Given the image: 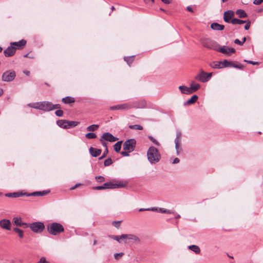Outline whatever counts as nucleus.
Here are the masks:
<instances>
[{
  "label": "nucleus",
  "mask_w": 263,
  "mask_h": 263,
  "mask_svg": "<svg viewBox=\"0 0 263 263\" xmlns=\"http://www.w3.org/2000/svg\"><path fill=\"white\" fill-rule=\"evenodd\" d=\"M147 159L151 163H156L159 161L161 156L158 149L154 146L149 148L147 153Z\"/></svg>",
  "instance_id": "obj_1"
},
{
  "label": "nucleus",
  "mask_w": 263,
  "mask_h": 263,
  "mask_svg": "<svg viewBox=\"0 0 263 263\" xmlns=\"http://www.w3.org/2000/svg\"><path fill=\"white\" fill-rule=\"evenodd\" d=\"M28 106L30 107L42 110L44 111H49L52 110L51 102L48 101L38 102L35 103H29Z\"/></svg>",
  "instance_id": "obj_2"
},
{
  "label": "nucleus",
  "mask_w": 263,
  "mask_h": 263,
  "mask_svg": "<svg viewBox=\"0 0 263 263\" xmlns=\"http://www.w3.org/2000/svg\"><path fill=\"white\" fill-rule=\"evenodd\" d=\"M48 233L53 235H57L64 231L63 226L60 223L52 222L47 226Z\"/></svg>",
  "instance_id": "obj_3"
},
{
  "label": "nucleus",
  "mask_w": 263,
  "mask_h": 263,
  "mask_svg": "<svg viewBox=\"0 0 263 263\" xmlns=\"http://www.w3.org/2000/svg\"><path fill=\"white\" fill-rule=\"evenodd\" d=\"M139 105L137 102H130L123 104H118L115 106L110 107V109L114 110H127L134 108H138Z\"/></svg>",
  "instance_id": "obj_4"
},
{
  "label": "nucleus",
  "mask_w": 263,
  "mask_h": 263,
  "mask_svg": "<svg viewBox=\"0 0 263 263\" xmlns=\"http://www.w3.org/2000/svg\"><path fill=\"white\" fill-rule=\"evenodd\" d=\"M127 184V183L126 181L115 180L105 183L104 186H106L107 189H114L124 187Z\"/></svg>",
  "instance_id": "obj_5"
},
{
  "label": "nucleus",
  "mask_w": 263,
  "mask_h": 263,
  "mask_svg": "<svg viewBox=\"0 0 263 263\" xmlns=\"http://www.w3.org/2000/svg\"><path fill=\"white\" fill-rule=\"evenodd\" d=\"M202 45L205 48L216 51L219 44L215 41L210 39H202L201 40Z\"/></svg>",
  "instance_id": "obj_6"
},
{
  "label": "nucleus",
  "mask_w": 263,
  "mask_h": 263,
  "mask_svg": "<svg viewBox=\"0 0 263 263\" xmlns=\"http://www.w3.org/2000/svg\"><path fill=\"white\" fill-rule=\"evenodd\" d=\"M29 228L33 232L40 233L45 229V225L42 222L37 221L29 224Z\"/></svg>",
  "instance_id": "obj_7"
},
{
  "label": "nucleus",
  "mask_w": 263,
  "mask_h": 263,
  "mask_svg": "<svg viewBox=\"0 0 263 263\" xmlns=\"http://www.w3.org/2000/svg\"><path fill=\"white\" fill-rule=\"evenodd\" d=\"M212 76V73H207L201 70L200 73L195 77L194 79L202 83H205L210 80Z\"/></svg>",
  "instance_id": "obj_8"
},
{
  "label": "nucleus",
  "mask_w": 263,
  "mask_h": 263,
  "mask_svg": "<svg viewBox=\"0 0 263 263\" xmlns=\"http://www.w3.org/2000/svg\"><path fill=\"white\" fill-rule=\"evenodd\" d=\"M136 145V141L134 139H130L126 140L123 144V149L124 151L132 152L134 151Z\"/></svg>",
  "instance_id": "obj_9"
},
{
  "label": "nucleus",
  "mask_w": 263,
  "mask_h": 263,
  "mask_svg": "<svg viewBox=\"0 0 263 263\" xmlns=\"http://www.w3.org/2000/svg\"><path fill=\"white\" fill-rule=\"evenodd\" d=\"M122 242L125 243H129L139 241V238L133 234H122Z\"/></svg>",
  "instance_id": "obj_10"
},
{
  "label": "nucleus",
  "mask_w": 263,
  "mask_h": 263,
  "mask_svg": "<svg viewBox=\"0 0 263 263\" xmlns=\"http://www.w3.org/2000/svg\"><path fill=\"white\" fill-rule=\"evenodd\" d=\"M16 77V73L13 70H8L4 72L2 76V80L4 82H11Z\"/></svg>",
  "instance_id": "obj_11"
},
{
  "label": "nucleus",
  "mask_w": 263,
  "mask_h": 263,
  "mask_svg": "<svg viewBox=\"0 0 263 263\" xmlns=\"http://www.w3.org/2000/svg\"><path fill=\"white\" fill-rule=\"evenodd\" d=\"M181 132L179 130H178L177 132V134H176V138L175 140V148H176L177 155H178L182 150L181 147Z\"/></svg>",
  "instance_id": "obj_12"
},
{
  "label": "nucleus",
  "mask_w": 263,
  "mask_h": 263,
  "mask_svg": "<svg viewBox=\"0 0 263 263\" xmlns=\"http://www.w3.org/2000/svg\"><path fill=\"white\" fill-rule=\"evenodd\" d=\"M217 51H219L223 54L230 55L231 54L235 52V49L233 48H228L225 46L221 47L219 45L218 46V49L216 50Z\"/></svg>",
  "instance_id": "obj_13"
},
{
  "label": "nucleus",
  "mask_w": 263,
  "mask_h": 263,
  "mask_svg": "<svg viewBox=\"0 0 263 263\" xmlns=\"http://www.w3.org/2000/svg\"><path fill=\"white\" fill-rule=\"evenodd\" d=\"M234 67L238 69H242V66L241 65H238L232 61H229L227 60H224L222 61V67Z\"/></svg>",
  "instance_id": "obj_14"
},
{
  "label": "nucleus",
  "mask_w": 263,
  "mask_h": 263,
  "mask_svg": "<svg viewBox=\"0 0 263 263\" xmlns=\"http://www.w3.org/2000/svg\"><path fill=\"white\" fill-rule=\"evenodd\" d=\"M0 227L5 230L10 231L11 229V222L9 219H3L0 220Z\"/></svg>",
  "instance_id": "obj_15"
},
{
  "label": "nucleus",
  "mask_w": 263,
  "mask_h": 263,
  "mask_svg": "<svg viewBox=\"0 0 263 263\" xmlns=\"http://www.w3.org/2000/svg\"><path fill=\"white\" fill-rule=\"evenodd\" d=\"M101 137L104 139L105 141L110 142H114L118 140V138L115 137L111 134L108 132L104 133Z\"/></svg>",
  "instance_id": "obj_16"
},
{
  "label": "nucleus",
  "mask_w": 263,
  "mask_h": 263,
  "mask_svg": "<svg viewBox=\"0 0 263 263\" xmlns=\"http://www.w3.org/2000/svg\"><path fill=\"white\" fill-rule=\"evenodd\" d=\"M16 48L10 44L6 50H4V53L6 57L13 56L16 52Z\"/></svg>",
  "instance_id": "obj_17"
},
{
  "label": "nucleus",
  "mask_w": 263,
  "mask_h": 263,
  "mask_svg": "<svg viewBox=\"0 0 263 263\" xmlns=\"http://www.w3.org/2000/svg\"><path fill=\"white\" fill-rule=\"evenodd\" d=\"M234 15V13L232 10H228L224 12L223 14V20L227 23H230L232 21V17Z\"/></svg>",
  "instance_id": "obj_18"
},
{
  "label": "nucleus",
  "mask_w": 263,
  "mask_h": 263,
  "mask_svg": "<svg viewBox=\"0 0 263 263\" xmlns=\"http://www.w3.org/2000/svg\"><path fill=\"white\" fill-rule=\"evenodd\" d=\"M89 150L91 156L95 157L99 156L101 153V149L95 148L92 147H90Z\"/></svg>",
  "instance_id": "obj_19"
},
{
  "label": "nucleus",
  "mask_w": 263,
  "mask_h": 263,
  "mask_svg": "<svg viewBox=\"0 0 263 263\" xmlns=\"http://www.w3.org/2000/svg\"><path fill=\"white\" fill-rule=\"evenodd\" d=\"M26 44V41L25 40H22L18 42L11 43V45L14 46L17 48H20Z\"/></svg>",
  "instance_id": "obj_20"
},
{
  "label": "nucleus",
  "mask_w": 263,
  "mask_h": 263,
  "mask_svg": "<svg viewBox=\"0 0 263 263\" xmlns=\"http://www.w3.org/2000/svg\"><path fill=\"white\" fill-rule=\"evenodd\" d=\"M22 218L20 216H15L12 218V223L16 227H20L22 222Z\"/></svg>",
  "instance_id": "obj_21"
},
{
  "label": "nucleus",
  "mask_w": 263,
  "mask_h": 263,
  "mask_svg": "<svg viewBox=\"0 0 263 263\" xmlns=\"http://www.w3.org/2000/svg\"><path fill=\"white\" fill-rule=\"evenodd\" d=\"M211 28L215 30H222L224 26V25L219 24L217 23H213L211 25Z\"/></svg>",
  "instance_id": "obj_22"
},
{
  "label": "nucleus",
  "mask_w": 263,
  "mask_h": 263,
  "mask_svg": "<svg viewBox=\"0 0 263 263\" xmlns=\"http://www.w3.org/2000/svg\"><path fill=\"white\" fill-rule=\"evenodd\" d=\"M67 120H59L57 121V125L60 127L64 129H68Z\"/></svg>",
  "instance_id": "obj_23"
},
{
  "label": "nucleus",
  "mask_w": 263,
  "mask_h": 263,
  "mask_svg": "<svg viewBox=\"0 0 263 263\" xmlns=\"http://www.w3.org/2000/svg\"><path fill=\"white\" fill-rule=\"evenodd\" d=\"M198 99V96L196 95L193 96L190 99L184 103V105H189L195 103Z\"/></svg>",
  "instance_id": "obj_24"
},
{
  "label": "nucleus",
  "mask_w": 263,
  "mask_h": 263,
  "mask_svg": "<svg viewBox=\"0 0 263 263\" xmlns=\"http://www.w3.org/2000/svg\"><path fill=\"white\" fill-rule=\"evenodd\" d=\"M200 87V85L197 83H195L194 82H192L191 83L190 89L191 91V93L194 92H195L198 89H199Z\"/></svg>",
  "instance_id": "obj_25"
},
{
  "label": "nucleus",
  "mask_w": 263,
  "mask_h": 263,
  "mask_svg": "<svg viewBox=\"0 0 263 263\" xmlns=\"http://www.w3.org/2000/svg\"><path fill=\"white\" fill-rule=\"evenodd\" d=\"M210 66L212 68L219 69L222 68V61H215L210 64Z\"/></svg>",
  "instance_id": "obj_26"
},
{
  "label": "nucleus",
  "mask_w": 263,
  "mask_h": 263,
  "mask_svg": "<svg viewBox=\"0 0 263 263\" xmlns=\"http://www.w3.org/2000/svg\"><path fill=\"white\" fill-rule=\"evenodd\" d=\"M179 90L183 94L190 95L191 94V91L190 90V87H187L185 86H180L179 87Z\"/></svg>",
  "instance_id": "obj_27"
},
{
  "label": "nucleus",
  "mask_w": 263,
  "mask_h": 263,
  "mask_svg": "<svg viewBox=\"0 0 263 263\" xmlns=\"http://www.w3.org/2000/svg\"><path fill=\"white\" fill-rule=\"evenodd\" d=\"M236 14L240 17V18H246L247 17L248 15L246 12L242 9H238L236 11Z\"/></svg>",
  "instance_id": "obj_28"
},
{
  "label": "nucleus",
  "mask_w": 263,
  "mask_h": 263,
  "mask_svg": "<svg viewBox=\"0 0 263 263\" xmlns=\"http://www.w3.org/2000/svg\"><path fill=\"white\" fill-rule=\"evenodd\" d=\"M188 248L196 254H199L200 252V249L198 246L194 245L189 246Z\"/></svg>",
  "instance_id": "obj_29"
},
{
  "label": "nucleus",
  "mask_w": 263,
  "mask_h": 263,
  "mask_svg": "<svg viewBox=\"0 0 263 263\" xmlns=\"http://www.w3.org/2000/svg\"><path fill=\"white\" fill-rule=\"evenodd\" d=\"M75 100L71 97H66L62 99V102L65 104H69L74 102Z\"/></svg>",
  "instance_id": "obj_30"
},
{
  "label": "nucleus",
  "mask_w": 263,
  "mask_h": 263,
  "mask_svg": "<svg viewBox=\"0 0 263 263\" xmlns=\"http://www.w3.org/2000/svg\"><path fill=\"white\" fill-rule=\"evenodd\" d=\"M49 192L43 191H39V192H34L32 193L30 195L34 196H43L46 195H47Z\"/></svg>",
  "instance_id": "obj_31"
},
{
  "label": "nucleus",
  "mask_w": 263,
  "mask_h": 263,
  "mask_svg": "<svg viewBox=\"0 0 263 263\" xmlns=\"http://www.w3.org/2000/svg\"><path fill=\"white\" fill-rule=\"evenodd\" d=\"M13 231L18 234L20 238H23L24 237V232L21 229L17 227H15L13 229Z\"/></svg>",
  "instance_id": "obj_32"
},
{
  "label": "nucleus",
  "mask_w": 263,
  "mask_h": 263,
  "mask_svg": "<svg viewBox=\"0 0 263 263\" xmlns=\"http://www.w3.org/2000/svg\"><path fill=\"white\" fill-rule=\"evenodd\" d=\"M108 237L116 240L120 243L122 242V238L121 237V235H108Z\"/></svg>",
  "instance_id": "obj_33"
},
{
  "label": "nucleus",
  "mask_w": 263,
  "mask_h": 263,
  "mask_svg": "<svg viewBox=\"0 0 263 263\" xmlns=\"http://www.w3.org/2000/svg\"><path fill=\"white\" fill-rule=\"evenodd\" d=\"M122 141H118L114 145V150L118 153L120 152V149H121V145H122Z\"/></svg>",
  "instance_id": "obj_34"
},
{
  "label": "nucleus",
  "mask_w": 263,
  "mask_h": 263,
  "mask_svg": "<svg viewBox=\"0 0 263 263\" xmlns=\"http://www.w3.org/2000/svg\"><path fill=\"white\" fill-rule=\"evenodd\" d=\"M98 128H99V125H96V124H92V125H91L87 127L86 130L87 131L92 132H94V131L96 130L97 129H98Z\"/></svg>",
  "instance_id": "obj_35"
},
{
  "label": "nucleus",
  "mask_w": 263,
  "mask_h": 263,
  "mask_svg": "<svg viewBox=\"0 0 263 263\" xmlns=\"http://www.w3.org/2000/svg\"><path fill=\"white\" fill-rule=\"evenodd\" d=\"M246 22L247 21H243L237 18H233L231 22V23L233 25L242 24L243 23H246Z\"/></svg>",
  "instance_id": "obj_36"
},
{
  "label": "nucleus",
  "mask_w": 263,
  "mask_h": 263,
  "mask_svg": "<svg viewBox=\"0 0 263 263\" xmlns=\"http://www.w3.org/2000/svg\"><path fill=\"white\" fill-rule=\"evenodd\" d=\"M67 124L68 125V128H70L72 127H75L77 126L79 124L78 122L77 121H69L67 120Z\"/></svg>",
  "instance_id": "obj_37"
},
{
  "label": "nucleus",
  "mask_w": 263,
  "mask_h": 263,
  "mask_svg": "<svg viewBox=\"0 0 263 263\" xmlns=\"http://www.w3.org/2000/svg\"><path fill=\"white\" fill-rule=\"evenodd\" d=\"M23 194L20 193H9L6 194V196L9 197L16 198L18 197L22 196Z\"/></svg>",
  "instance_id": "obj_38"
},
{
  "label": "nucleus",
  "mask_w": 263,
  "mask_h": 263,
  "mask_svg": "<svg viewBox=\"0 0 263 263\" xmlns=\"http://www.w3.org/2000/svg\"><path fill=\"white\" fill-rule=\"evenodd\" d=\"M129 128L130 129H135V130H142L143 129V127L142 126H141L140 125H138V124L129 125Z\"/></svg>",
  "instance_id": "obj_39"
},
{
  "label": "nucleus",
  "mask_w": 263,
  "mask_h": 263,
  "mask_svg": "<svg viewBox=\"0 0 263 263\" xmlns=\"http://www.w3.org/2000/svg\"><path fill=\"white\" fill-rule=\"evenodd\" d=\"M85 137L88 139H92L97 138V135L94 133H89L86 134Z\"/></svg>",
  "instance_id": "obj_40"
},
{
  "label": "nucleus",
  "mask_w": 263,
  "mask_h": 263,
  "mask_svg": "<svg viewBox=\"0 0 263 263\" xmlns=\"http://www.w3.org/2000/svg\"><path fill=\"white\" fill-rule=\"evenodd\" d=\"M158 212L162 213H167V214H174V212L171 210L165 209L163 208H159Z\"/></svg>",
  "instance_id": "obj_41"
},
{
  "label": "nucleus",
  "mask_w": 263,
  "mask_h": 263,
  "mask_svg": "<svg viewBox=\"0 0 263 263\" xmlns=\"http://www.w3.org/2000/svg\"><path fill=\"white\" fill-rule=\"evenodd\" d=\"M134 56L125 57L124 60L127 62L128 65L130 66L134 59Z\"/></svg>",
  "instance_id": "obj_42"
},
{
  "label": "nucleus",
  "mask_w": 263,
  "mask_h": 263,
  "mask_svg": "<svg viewBox=\"0 0 263 263\" xmlns=\"http://www.w3.org/2000/svg\"><path fill=\"white\" fill-rule=\"evenodd\" d=\"M124 255V253H123V252H120V253H115L114 255V258L116 260H119L120 259H121L123 256Z\"/></svg>",
  "instance_id": "obj_43"
},
{
  "label": "nucleus",
  "mask_w": 263,
  "mask_h": 263,
  "mask_svg": "<svg viewBox=\"0 0 263 263\" xmlns=\"http://www.w3.org/2000/svg\"><path fill=\"white\" fill-rule=\"evenodd\" d=\"M104 141H105L104 139H103L102 137H101V138L100 139V141L101 143L103 146L105 148L106 154H107L108 153L107 145V143Z\"/></svg>",
  "instance_id": "obj_44"
},
{
  "label": "nucleus",
  "mask_w": 263,
  "mask_h": 263,
  "mask_svg": "<svg viewBox=\"0 0 263 263\" xmlns=\"http://www.w3.org/2000/svg\"><path fill=\"white\" fill-rule=\"evenodd\" d=\"M148 139L156 145L159 146V143L158 141L151 136H148Z\"/></svg>",
  "instance_id": "obj_45"
},
{
  "label": "nucleus",
  "mask_w": 263,
  "mask_h": 263,
  "mask_svg": "<svg viewBox=\"0 0 263 263\" xmlns=\"http://www.w3.org/2000/svg\"><path fill=\"white\" fill-rule=\"evenodd\" d=\"M112 163L111 158H108L104 161V164L105 166H109Z\"/></svg>",
  "instance_id": "obj_46"
},
{
  "label": "nucleus",
  "mask_w": 263,
  "mask_h": 263,
  "mask_svg": "<svg viewBox=\"0 0 263 263\" xmlns=\"http://www.w3.org/2000/svg\"><path fill=\"white\" fill-rule=\"evenodd\" d=\"M93 189L95 190H102L104 189H107L106 186H104V183L103 185L97 186L93 187Z\"/></svg>",
  "instance_id": "obj_47"
},
{
  "label": "nucleus",
  "mask_w": 263,
  "mask_h": 263,
  "mask_svg": "<svg viewBox=\"0 0 263 263\" xmlns=\"http://www.w3.org/2000/svg\"><path fill=\"white\" fill-rule=\"evenodd\" d=\"M55 114L58 117H62L63 115V111L61 109H59L55 112Z\"/></svg>",
  "instance_id": "obj_48"
},
{
  "label": "nucleus",
  "mask_w": 263,
  "mask_h": 263,
  "mask_svg": "<svg viewBox=\"0 0 263 263\" xmlns=\"http://www.w3.org/2000/svg\"><path fill=\"white\" fill-rule=\"evenodd\" d=\"M96 179L99 182H102L105 180V178L102 176H96Z\"/></svg>",
  "instance_id": "obj_49"
},
{
  "label": "nucleus",
  "mask_w": 263,
  "mask_h": 263,
  "mask_svg": "<svg viewBox=\"0 0 263 263\" xmlns=\"http://www.w3.org/2000/svg\"><path fill=\"white\" fill-rule=\"evenodd\" d=\"M121 222V221H114L112 222V224L116 228H118L120 226Z\"/></svg>",
  "instance_id": "obj_50"
},
{
  "label": "nucleus",
  "mask_w": 263,
  "mask_h": 263,
  "mask_svg": "<svg viewBox=\"0 0 263 263\" xmlns=\"http://www.w3.org/2000/svg\"><path fill=\"white\" fill-rule=\"evenodd\" d=\"M20 227H23V228H27L29 227V224L27 223L22 221Z\"/></svg>",
  "instance_id": "obj_51"
},
{
  "label": "nucleus",
  "mask_w": 263,
  "mask_h": 263,
  "mask_svg": "<svg viewBox=\"0 0 263 263\" xmlns=\"http://www.w3.org/2000/svg\"><path fill=\"white\" fill-rule=\"evenodd\" d=\"M246 25L245 26V30H248L250 27L251 22L250 21L247 22L246 23Z\"/></svg>",
  "instance_id": "obj_52"
},
{
  "label": "nucleus",
  "mask_w": 263,
  "mask_h": 263,
  "mask_svg": "<svg viewBox=\"0 0 263 263\" xmlns=\"http://www.w3.org/2000/svg\"><path fill=\"white\" fill-rule=\"evenodd\" d=\"M129 152H128V151H122V152H121V154L123 156H124V157H127V156H129Z\"/></svg>",
  "instance_id": "obj_53"
},
{
  "label": "nucleus",
  "mask_w": 263,
  "mask_h": 263,
  "mask_svg": "<svg viewBox=\"0 0 263 263\" xmlns=\"http://www.w3.org/2000/svg\"><path fill=\"white\" fill-rule=\"evenodd\" d=\"M244 61L248 63L254 65L258 64V62H254V61H248V60H245Z\"/></svg>",
  "instance_id": "obj_54"
},
{
  "label": "nucleus",
  "mask_w": 263,
  "mask_h": 263,
  "mask_svg": "<svg viewBox=\"0 0 263 263\" xmlns=\"http://www.w3.org/2000/svg\"><path fill=\"white\" fill-rule=\"evenodd\" d=\"M234 43L241 46L243 44V42L240 41L239 39H237L234 40Z\"/></svg>",
  "instance_id": "obj_55"
},
{
  "label": "nucleus",
  "mask_w": 263,
  "mask_h": 263,
  "mask_svg": "<svg viewBox=\"0 0 263 263\" xmlns=\"http://www.w3.org/2000/svg\"><path fill=\"white\" fill-rule=\"evenodd\" d=\"M51 105L52 106L51 107L52 108V110H53V109H58V108H60V106L59 104H53L52 103H51Z\"/></svg>",
  "instance_id": "obj_56"
},
{
  "label": "nucleus",
  "mask_w": 263,
  "mask_h": 263,
  "mask_svg": "<svg viewBox=\"0 0 263 263\" xmlns=\"http://www.w3.org/2000/svg\"><path fill=\"white\" fill-rule=\"evenodd\" d=\"M46 260H47L45 257H42L37 263H45Z\"/></svg>",
  "instance_id": "obj_57"
},
{
  "label": "nucleus",
  "mask_w": 263,
  "mask_h": 263,
  "mask_svg": "<svg viewBox=\"0 0 263 263\" xmlns=\"http://www.w3.org/2000/svg\"><path fill=\"white\" fill-rule=\"evenodd\" d=\"M263 2V0H254L253 4L255 5H259Z\"/></svg>",
  "instance_id": "obj_58"
},
{
  "label": "nucleus",
  "mask_w": 263,
  "mask_h": 263,
  "mask_svg": "<svg viewBox=\"0 0 263 263\" xmlns=\"http://www.w3.org/2000/svg\"><path fill=\"white\" fill-rule=\"evenodd\" d=\"M180 161V160L178 158H175L173 161V164H177L179 163Z\"/></svg>",
  "instance_id": "obj_59"
},
{
  "label": "nucleus",
  "mask_w": 263,
  "mask_h": 263,
  "mask_svg": "<svg viewBox=\"0 0 263 263\" xmlns=\"http://www.w3.org/2000/svg\"><path fill=\"white\" fill-rule=\"evenodd\" d=\"M106 155H107V154H106L105 150L103 154V155L99 158V159H102L104 158L106 156Z\"/></svg>",
  "instance_id": "obj_60"
},
{
  "label": "nucleus",
  "mask_w": 263,
  "mask_h": 263,
  "mask_svg": "<svg viewBox=\"0 0 263 263\" xmlns=\"http://www.w3.org/2000/svg\"><path fill=\"white\" fill-rule=\"evenodd\" d=\"M150 209V210L149 211H157L158 212V208H149Z\"/></svg>",
  "instance_id": "obj_61"
},
{
  "label": "nucleus",
  "mask_w": 263,
  "mask_h": 263,
  "mask_svg": "<svg viewBox=\"0 0 263 263\" xmlns=\"http://www.w3.org/2000/svg\"><path fill=\"white\" fill-rule=\"evenodd\" d=\"M186 9H187V11H189L190 12H193L192 8L191 7H190V6L187 7Z\"/></svg>",
  "instance_id": "obj_62"
},
{
  "label": "nucleus",
  "mask_w": 263,
  "mask_h": 263,
  "mask_svg": "<svg viewBox=\"0 0 263 263\" xmlns=\"http://www.w3.org/2000/svg\"><path fill=\"white\" fill-rule=\"evenodd\" d=\"M165 4H169L170 3V0H161Z\"/></svg>",
  "instance_id": "obj_63"
},
{
  "label": "nucleus",
  "mask_w": 263,
  "mask_h": 263,
  "mask_svg": "<svg viewBox=\"0 0 263 263\" xmlns=\"http://www.w3.org/2000/svg\"><path fill=\"white\" fill-rule=\"evenodd\" d=\"M24 73L25 74H26L27 76H29V73H30V72L29 71L25 70V71H24Z\"/></svg>",
  "instance_id": "obj_64"
}]
</instances>
